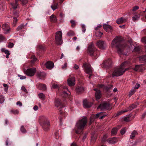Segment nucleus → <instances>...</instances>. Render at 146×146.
Segmentation results:
<instances>
[{"instance_id":"f257e3e1","label":"nucleus","mask_w":146,"mask_h":146,"mask_svg":"<svg viewBox=\"0 0 146 146\" xmlns=\"http://www.w3.org/2000/svg\"><path fill=\"white\" fill-rule=\"evenodd\" d=\"M121 41V37L118 36L114 38L111 43V46L116 48L117 52L119 54L126 55L127 52L129 50H132L133 48L135 51H138L139 50V48L138 47H135L132 43L131 39L129 40L128 41V43L130 45V46L129 47L126 44L122 43Z\"/></svg>"},{"instance_id":"f03ea898","label":"nucleus","mask_w":146,"mask_h":146,"mask_svg":"<svg viewBox=\"0 0 146 146\" xmlns=\"http://www.w3.org/2000/svg\"><path fill=\"white\" fill-rule=\"evenodd\" d=\"M128 63V62H124L121 64L120 67L115 69L112 74V76L113 77L118 76L122 75L126 70L128 69V68L126 69L124 68L126 64Z\"/></svg>"},{"instance_id":"7ed1b4c3","label":"nucleus","mask_w":146,"mask_h":146,"mask_svg":"<svg viewBox=\"0 0 146 146\" xmlns=\"http://www.w3.org/2000/svg\"><path fill=\"white\" fill-rule=\"evenodd\" d=\"M87 122L86 117H84L82 119L79 120L76 123V127L77 129L76 131V133H80L84 129Z\"/></svg>"},{"instance_id":"20e7f679","label":"nucleus","mask_w":146,"mask_h":146,"mask_svg":"<svg viewBox=\"0 0 146 146\" xmlns=\"http://www.w3.org/2000/svg\"><path fill=\"white\" fill-rule=\"evenodd\" d=\"M39 119L43 129L45 131L48 130L49 129L50 125L47 118L43 116H42L40 117Z\"/></svg>"},{"instance_id":"39448f33","label":"nucleus","mask_w":146,"mask_h":146,"mask_svg":"<svg viewBox=\"0 0 146 146\" xmlns=\"http://www.w3.org/2000/svg\"><path fill=\"white\" fill-rule=\"evenodd\" d=\"M55 40L58 45H61L62 42V33L60 31H58L55 35Z\"/></svg>"},{"instance_id":"423d86ee","label":"nucleus","mask_w":146,"mask_h":146,"mask_svg":"<svg viewBox=\"0 0 146 146\" xmlns=\"http://www.w3.org/2000/svg\"><path fill=\"white\" fill-rule=\"evenodd\" d=\"M84 66L85 68V72L90 75L89 78H90L92 72V70L90 65L89 64L85 63L84 64Z\"/></svg>"},{"instance_id":"0eeeda50","label":"nucleus","mask_w":146,"mask_h":146,"mask_svg":"<svg viewBox=\"0 0 146 146\" xmlns=\"http://www.w3.org/2000/svg\"><path fill=\"white\" fill-rule=\"evenodd\" d=\"M36 71V70L35 68H29L24 70L25 73L27 76H34Z\"/></svg>"},{"instance_id":"6e6552de","label":"nucleus","mask_w":146,"mask_h":146,"mask_svg":"<svg viewBox=\"0 0 146 146\" xmlns=\"http://www.w3.org/2000/svg\"><path fill=\"white\" fill-rule=\"evenodd\" d=\"M106 116V115H103V113L102 112H100L96 114V115H92L90 118V124L91 123V122L94 120V119L96 118L99 117L100 119H102Z\"/></svg>"},{"instance_id":"1a4fd4ad","label":"nucleus","mask_w":146,"mask_h":146,"mask_svg":"<svg viewBox=\"0 0 146 146\" xmlns=\"http://www.w3.org/2000/svg\"><path fill=\"white\" fill-rule=\"evenodd\" d=\"M96 44L102 50L105 49L107 46L106 42L104 41H99L97 42Z\"/></svg>"},{"instance_id":"9d476101","label":"nucleus","mask_w":146,"mask_h":146,"mask_svg":"<svg viewBox=\"0 0 146 146\" xmlns=\"http://www.w3.org/2000/svg\"><path fill=\"white\" fill-rule=\"evenodd\" d=\"M95 50V49L93 44L91 43L88 48V54L91 56L93 55Z\"/></svg>"},{"instance_id":"9b49d317","label":"nucleus","mask_w":146,"mask_h":146,"mask_svg":"<svg viewBox=\"0 0 146 146\" xmlns=\"http://www.w3.org/2000/svg\"><path fill=\"white\" fill-rule=\"evenodd\" d=\"M101 109V110H107L110 108V105L107 103H104L101 104L98 107V109Z\"/></svg>"},{"instance_id":"f8f14e48","label":"nucleus","mask_w":146,"mask_h":146,"mask_svg":"<svg viewBox=\"0 0 146 146\" xmlns=\"http://www.w3.org/2000/svg\"><path fill=\"white\" fill-rule=\"evenodd\" d=\"M75 79L72 75L71 77L69 78L68 80V84L69 86H71L74 85Z\"/></svg>"},{"instance_id":"ddd939ff","label":"nucleus","mask_w":146,"mask_h":146,"mask_svg":"<svg viewBox=\"0 0 146 146\" xmlns=\"http://www.w3.org/2000/svg\"><path fill=\"white\" fill-rule=\"evenodd\" d=\"M2 28L6 33L10 32L11 29L9 25L7 24H3L2 26Z\"/></svg>"},{"instance_id":"4468645a","label":"nucleus","mask_w":146,"mask_h":146,"mask_svg":"<svg viewBox=\"0 0 146 146\" xmlns=\"http://www.w3.org/2000/svg\"><path fill=\"white\" fill-rule=\"evenodd\" d=\"M54 103L55 106L57 107L62 108L63 107V106L59 98H56Z\"/></svg>"},{"instance_id":"2eb2a0df","label":"nucleus","mask_w":146,"mask_h":146,"mask_svg":"<svg viewBox=\"0 0 146 146\" xmlns=\"http://www.w3.org/2000/svg\"><path fill=\"white\" fill-rule=\"evenodd\" d=\"M54 64L53 62L50 61L47 62L45 64L46 67L49 69H51L53 67Z\"/></svg>"},{"instance_id":"dca6fc26","label":"nucleus","mask_w":146,"mask_h":146,"mask_svg":"<svg viewBox=\"0 0 146 146\" xmlns=\"http://www.w3.org/2000/svg\"><path fill=\"white\" fill-rule=\"evenodd\" d=\"M83 106L84 108H88L92 106V103L89 102L86 99H85L83 100Z\"/></svg>"},{"instance_id":"f3484780","label":"nucleus","mask_w":146,"mask_h":146,"mask_svg":"<svg viewBox=\"0 0 146 146\" xmlns=\"http://www.w3.org/2000/svg\"><path fill=\"white\" fill-rule=\"evenodd\" d=\"M112 64V61L110 59L106 60L103 62V64L105 67L110 66Z\"/></svg>"},{"instance_id":"a211bd4d","label":"nucleus","mask_w":146,"mask_h":146,"mask_svg":"<svg viewBox=\"0 0 146 146\" xmlns=\"http://www.w3.org/2000/svg\"><path fill=\"white\" fill-rule=\"evenodd\" d=\"M36 86L37 88L39 89L42 90H45L46 89V86L44 84H42L40 83H38Z\"/></svg>"},{"instance_id":"6ab92c4d","label":"nucleus","mask_w":146,"mask_h":146,"mask_svg":"<svg viewBox=\"0 0 146 146\" xmlns=\"http://www.w3.org/2000/svg\"><path fill=\"white\" fill-rule=\"evenodd\" d=\"M36 75L40 79H42L45 77L46 74L44 72L39 71L37 72Z\"/></svg>"},{"instance_id":"aec40b11","label":"nucleus","mask_w":146,"mask_h":146,"mask_svg":"<svg viewBox=\"0 0 146 146\" xmlns=\"http://www.w3.org/2000/svg\"><path fill=\"white\" fill-rule=\"evenodd\" d=\"M127 20L123 17H121L118 19L116 21V22L118 24H120L126 22Z\"/></svg>"},{"instance_id":"412c9836","label":"nucleus","mask_w":146,"mask_h":146,"mask_svg":"<svg viewBox=\"0 0 146 146\" xmlns=\"http://www.w3.org/2000/svg\"><path fill=\"white\" fill-rule=\"evenodd\" d=\"M101 93L100 90H97L96 92V98L97 100L101 98Z\"/></svg>"},{"instance_id":"4be33fe9","label":"nucleus","mask_w":146,"mask_h":146,"mask_svg":"<svg viewBox=\"0 0 146 146\" xmlns=\"http://www.w3.org/2000/svg\"><path fill=\"white\" fill-rule=\"evenodd\" d=\"M50 20L51 22L53 23H56L57 21L56 16L53 15L50 17Z\"/></svg>"},{"instance_id":"5701e85b","label":"nucleus","mask_w":146,"mask_h":146,"mask_svg":"<svg viewBox=\"0 0 146 146\" xmlns=\"http://www.w3.org/2000/svg\"><path fill=\"white\" fill-rule=\"evenodd\" d=\"M103 28L107 31H108V29H110V30H112V27L111 26L106 24L104 25Z\"/></svg>"},{"instance_id":"b1692460","label":"nucleus","mask_w":146,"mask_h":146,"mask_svg":"<svg viewBox=\"0 0 146 146\" xmlns=\"http://www.w3.org/2000/svg\"><path fill=\"white\" fill-rule=\"evenodd\" d=\"M117 141V140L116 138L113 137L109 139V143H110L114 144L116 143Z\"/></svg>"},{"instance_id":"393cba45","label":"nucleus","mask_w":146,"mask_h":146,"mask_svg":"<svg viewBox=\"0 0 146 146\" xmlns=\"http://www.w3.org/2000/svg\"><path fill=\"white\" fill-rule=\"evenodd\" d=\"M18 1V0H15V2L11 4L12 7L14 9H15L17 8V7L18 5V4L17 3V2Z\"/></svg>"},{"instance_id":"a878e982","label":"nucleus","mask_w":146,"mask_h":146,"mask_svg":"<svg viewBox=\"0 0 146 146\" xmlns=\"http://www.w3.org/2000/svg\"><path fill=\"white\" fill-rule=\"evenodd\" d=\"M118 129L117 128L115 127L113 129L111 132V135H115Z\"/></svg>"},{"instance_id":"bb28decb","label":"nucleus","mask_w":146,"mask_h":146,"mask_svg":"<svg viewBox=\"0 0 146 146\" xmlns=\"http://www.w3.org/2000/svg\"><path fill=\"white\" fill-rule=\"evenodd\" d=\"M140 17V15L139 14H137L135 15L132 18V19L134 21H135L138 20Z\"/></svg>"},{"instance_id":"cd10ccee","label":"nucleus","mask_w":146,"mask_h":146,"mask_svg":"<svg viewBox=\"0 0 146 146\" xmlns=\"http://www.w3.org/2000/svg\"><path fill=\"white\" fill-rule=\"evenodd\" d=\"M58 5V3H56L54 2L53 4L51 6V7L53 11H54L57 8Z\"/></svg>"},{"instance_id":"c85d7f7f","label":"nucleus","mask_w":146,"mask_h":146,"mask_svg":"<svg viewBox=\"0 0 146 146\" xmlns=\"http://www.w3.org/2000/svg\"><path fill=\"white\" fill-rule=\"evenodd\" d=\"M11 113L14 115L18 114L19 113V111L18 110L12 109L10 111Z\"/></svg>"},{"instance_id":"c756f323","label":"nucleus","mask_w":146,"mask_h":146,"mask_svg":"<svg viewBox=\"0 0 146 146\" xmlns=\"http://www.w3.org/2000/svg\"><path fill=\"white\" fill-rule=\"evenodd\" d=\"M137 134V131L135 130L133 131L131 133L130 138V139L133 138Z\"/></svg>"},{"instance_id":"7c9ffc66","label":"nucleus","mask_w":146,"mask_h":146,"mask_svg":"<svg viewBox=\"0 0 146 146\" xmlns=\"http://www.w3.org/2000/svg\"><path fill=\"white\" fill-rule=\"evenodd\" d=\"M127 110L126 109H125L124 110H121L119 111H118L116 114L115 116L119 115H120L122 113H123L124 112H127Z\"/></svg>"},{"instance_id":"2f4dec72","label":"nucleus","mask_w":146,"mask_h":146,"mask_svg":"<svg viewBox=\"0 0 146 146\" xmlns=\"http://www.w3.org/2000/svg\"><path fill=\"white\" fill-rule=\"evenodd\" d=\"M20 130L22 133H25L27 132V131L23 125H22L21 126Z\"/></svg>"},{"instance_id":"473e14b6","label":"nucleus","mask_w":146,"mask_h":146,"mask_svg":"<svg viewBox=\"0 0 146 146\" xmlns=\"http://www.w3.org/2000/svg\"><path fill=\"white\" fill-rule=\"evenodd\" d=\"M24 26L25 25L24 24H22L20 25L17 28V30L18 31L22 29L24 27Z\"/></svg>"},{"instance_id":"72a5a7b5","label":"nucleus","mask_w":146,"mask_h":146,"mask_svg":"<svg viewBox=\"0 0 146 146\" xmlns=\"http://www.w3.org/2000/svg\"><path fill=\"white\" fill-rule=\"evenodd\" d=\"M141 65H136L135 68L134 69V70L135 71H137L140 69L141 67Z\"/></svg>"},{"instance_id":"f704fd0d","label":"nucleus","mask_w":146,"mask_h":146,"mask_svg":"<svg viewBox=\"0 0 146 146\" xmlns=\"http://www.w3.org/2000/svg\"><path fill=\"white\" fill-rule=\"evenodd\" d=\"M139 59L141 61L144 60L146 62V55L140 56L139 57Z\"/></svg>"},{"instance_id":"c9c22d12","label":"nucleus","mask_w":146,"mask_h":146,"mask_svg":"<svg viewBox=\"0 0 146 146\" xmlns=\"http://www.w3.org/2000/svg\"><path fill=\"white\" fill-rule=\"evenodd\" d=\"M138 103H136L135 104H133L132 105V108H130L129 109V110H130V111H131L133 109L136 108L137 106L138 105Z\"/></svg>"},{"instance_id":"e433bc0d","label":"nucleus","mask_w":146,"mask_h":146,"mask_svg":"<svg viewBox=\"0 0 146 146\" xmlns=\"http://www.w3.org/2000/svg\"><path fill=\"white\" fill-rule=\"evenodd\" d=\"M67 35L69 36H72L74 35V33L73 31H70L68 33Z\"/></svg>"},{"instance_id":"4c0bfd02","label":"nucleus","mask_w":146,"mask_h":146,"mask_svg":"<svg viewBox=\"0 0 146 146\" xmlns=\"http://www.w3.org/2000/svg\"><path fill=\"white\" fill-rule=\"evenodd\" d=\"M38 96L40 98L43 100L44 99L45 97L44 95V94L42 93H40L39 94Z\"/></svg>"},{"instance_id":"58836bf2","label":"nucleus","mask_w":146,"mask_h":146,"mask_svg":"<svg viewBox=\"0 0 146 146\" xmlns=\"http://www.w3.org/2000/svg\"><path fill=\"white\" fill-rule=\"evenodd\" d=\"M18 1H20L21 2L22 4L23 5H25L28 2L27 0H18Z\"/></svg>"},{"instance_id":"ea45409f","label":"nucleus","mask_w":146,"mask_h":146,"mask_svg":"<svg viewBox=\"0 0 146 146\" xmlns=\"http://www.w3.org/2000/svg\"><path fill=\"white\" fill-rule=\"evenodd\" d=\"M108 137V135H104L102 139V141L103 142H104L106 141V139Z\"/></svg>"},{"instance_id":"a19ab883","label":"nucleus","mask_w":146,"mask_h":146,"mask_svg":"<svg viewBox=\"0 0 146 146\" xmlns=\"http://www.w3.org/2000/svg\"><path fill=\"white\" fill-rule=\"evenodd\" d=\"M68 94H69L68 93L64 91L62 93V95L63 97H66L68 95Z\"/></svg>"},{"instance_id":"79ce46f5","label":"nucleus","mask_w":146,"mask_h":146,"mask_svg":"<svg viewBox=\"0 0 146 146\" xmlns=\"http://www.w3.org/2000/svg\"><path fill=\"white\" fill-rule=\"evenodd\" d=\"M13 19L14 20L13 21V26H15L17 22V19L16 17H14Z\"/></svg>"},{"instance_id":"37998d69","label":"nucleus","mask_w":146,"mask_h":146,"mask_svg":"<svg viewBox=\"0 0 146 146\" xmlns=\"http://www.w3.org/2000/svg\"><path fill=\"white\" fill-rule=\"evenodd\" d=\"M31 62L32 63H34L36 60V58L34 56H32L31 58Z\"/></svg>"},{"instance_id":"c03bdc74","label":"nucleus","mask_w":146,"mask_h":146,"mask_svg":"<svg viewBox=\"0 0 146 146\" xmlns=\"http://www.w3.org/2000/svg\"><path fill=\"white\" fill-rule=\"evenodd\" d=\"M70 22L72 24L71 26L72 27H73L75 26L76 23L74 20H72L70 21Z\"/></svg>"},{"instance_id":"a18cd8bd","label":"nucleus","mask_w":146,"mask_h":146,"mask_svg":"<svg viewBox=\"0 0 146 146\" xmlns=\"http://www.w3.org/2000/svg\"><path fill=\"white\" fill-rule=\"evenodd\" d=\"M4 97L2 96H0V103L2 104L4 102Z\"/></svg>"},{"instance_id":"49530a36","label":"nucleus","mask_w":146,"mask_h":146,"mask_svg":"<svg viewBox=\"0 0 146 146\" xmlns=\"http://www.w3.org/2000/svg\"><path fill=\"white\" fill-rule=\"evenodd\" d=\"M52 87L53 88L57 89L59 88V85L55 84H53L52 85Z\"/></svg>"},{"instance_id":"de8ad7c7","label":"nucleus","mask_w":146,"mask_h":146,"mask_svg":"<svg viewBox=\"0 0 146 146\" xmlns=\"http://www.w3.org/2000/svg\"><path fill=\"white\" fill-rule=\"evenodd\" d=\"M84 89L83 87H81L77 89V90L78 92H82L84 91Z\"/></svg>"},{"instance_id":"09e8293b","label":"nucleus","mask_w":146,"mask_h":146,"mask_svg":"<svg viewBox=\"0 0 146 146\" xmlns=\"http://www.w3.org/2000/svg\"><path fill=\"white\" fill-rule=\"evenodd\" d=\"M141 41L142 42L146 44V37L143 38L141 39Z\"/></svg>"},{"instance_id":"8fccbe9b","label":"nucleus","mask_w":146,"mask_h":146,"mask_svg":"<svg viewBox=\"0 0 146 146\" xmlns=\"http://www.w3.org/2000/svg\"><path fill=\"white\" fill-rule=\"evenodd\" d=\"M139 8V7L138 6H136L133 7V11H136V10L138 9Z\"/></svg>"},{"instance_id":"3c124183","label":"nucleus","mask_w":146,"mask_h":146,"mask_svg":"<svg viewBox=\"0 0 146 146\" xmlns=\"http://www.w3.org/2000/svg\"><path fill=\"white\" fill-rule=\"evenodd\" d=\"M13 45L14 44L13 43L9 42L8 45V47L9 48H11L13 46Z\"/></svg>"},{"instance_id":"603ef678","label":"nucleus","mask_w":146,"mask_h":146,"mask_svg":"<svg viewBox=\"0 0 146 146\" xmlns=\"http://www.w3.org/2000/svg\"><path fill=\"white\" fill-rule=\"evenodd\" d=\"M126 128H125L124 129H122L121 131V133L122 135L125 132V129Z\"/></svg>"},{"instance_id":"864d4df0","label":"nucleus","mask_w":146,"mask_h":146,"mask_svg":"<svg viewBox=\"0 0 146 146\" xmlns=\"http://www.w3.org/2000/svg\"><path fill=\"white\" fill-rule=\"evenodd\" d=\"M82 31L84 33L86 31V28H85V26L84 25H82Z\"/></svg>"},{"instance_id":"5fc2aeb1","label":"nucleus","mask_w":146,"mask_h":146,"mask_svg":"<svg viewBox=\"0 0 146 146\" xmlns=\"http://www.w3.org/2000/svg\"><path fill=\"white\" fill-rule=\"evenodd\" d=\"M124 120L126 121H129L130 120L129 118V117H125L124 118Z\"/></svg>"},{"instance_id":"6e6d98bb","label":"nucleus","mask_w":146,"mask_h":146,"mask_svg":"<svg viewBox=\"0 0 146 146\" xmlns=\"http://www.w3.org/2000/svg\"><path fill=\"white\" fill-rule=\"evenodd\" d=\"M67 66V64L66 63H65L64 65L62 66V68L63 69H66Z\"/></svg>"},{"instance_id":"4d7b16f0","label":"nucleus","mask_w":146,"mask_h":146,"mask_svg":"<svg viewBox=\"0 0 146 146\" xmlns=\"http://www.w3.org/2000/svg\"><path fill=\"white\" fill-rule=\"evenodd\" d=\"M21 90L26 92H27V90L24 86H23L21 87Z\"/></svg>"},{"instance_id":"13d9d810","label":"nucleus","mask_w":146,"mask_h":146,"mask_svg":"<svg viewBox=\"0 0 146 146\" xmlns=\"http://www.w3.org/2000/svg\"><path fill=\"white\" fill-rule=\"evenodd\" d=\"M102 27V25L100 24L98 25L95 28V30H98L99 28H101Z\"/></svg>"},{"instance_id":"bf43d9fd","label":"nucleus","mask_w":146,"mask_h":146,"mask_svg":"<svg viewBox=\"0 0 146 146\" xmlns=\"http://www.w3.org/2000/svg\"><path fill=\"white\" fill-rule=\"evenodd\" d=\"M17 105H19L20 106H21L22 105V103L20 101H18L17 102Z\"/></svg>"},{"instance_id":"052dcab7","label":"nucleus","mask_w":146,"mask_h":146,"mask_svg":"<svg viewBox=\"0 0 146 146\" xmlns=\"http://www.w3.org/2000/svg\"><path fill=\"white\" fill-rule=\"evenodd\" d=\"M140 86V85L139 84H136L135 87V89H137Z\"/></svg>"},{"instance_id":"680f3d73","label":"nucleus","mask_w":146,"mask_h":146,"mask_svg":"<svg viewBox=\"0 0 146 146\" xmlns=\"http://www.w3.org/2000/svg\"><path fill=\"white\" fill-rule=\"evenodd\" d=\"M78 68L79 67H78V65H77L76 64H75L74 65V69L76 70H77V69H78Z\"/></svg>"},{"instance_id":"e2e57ef3","label":"nucleus","mask_w":146,"mask_h":146,"mask_svg":"<svg viewBox=\"0 0 146 146\" xmlns=\"http://www.w3.org/2000/svg\"><path fill=\"white\" fill-rule=\"evenodd\" d=\"M4 52L6 54H8V55H9L10 53L9 51L8 50H5L4 51Z\"/></svg>"},{"instance_id":"0e129e2a","label":"nucleus","mask_w":146,"mask_h":146,"mask_svg":"<svg viewBox=\"0 0 146 146\" xmlns=\"http://www.w3.org/2000/svg\"><path fill=\"white\" fill-rule=\"evenodd\" d=\"M135 92V91L133 90H131L130 92H129V95L130 96H131L132 95H133Z\"/></svg>"},{"instance_id":"69168bd1","label":"nucleus","mask_w":146,"mask_h":146,"mask_svg":"<svg viewBox=\"0 0 146 146\" xmlns=\"http://www.w3.org/2000/svg\"><path fill=\"white\" fill-rule=\"evenodd\" d=\"M38 107L37 106H35L33 108V109L34 110L36 111L38 110Z\"/></svg>"},{"instance_id":"338daca9","label":"nucleus","mask_w":146,"mask_h":146,"mask_svg":"<svg viewBox=\"0 0 146 146\" xmlns=\"http://www.w3.org/2000/svg\"><path fill=\"white\" fill-rule=\"evenodd\" d=\"M80 47L79 46H78L76 47V50L77 51H78L80 50Z\"/></svg>"},{"instance_id":"774afa93","label":"nucleus","mask_w":146,"mask_h":146,"mask_svg":"<svg viewBox=\"0 0 146 146\" xmlns=\"http://www.w3.org/2000/svg\"><path fill=\"white\" fill-rule=\"evenodd\" d=\"M70 146H76V145L75 143H73L71 144Z\"/></svg>"}]
</instances>
